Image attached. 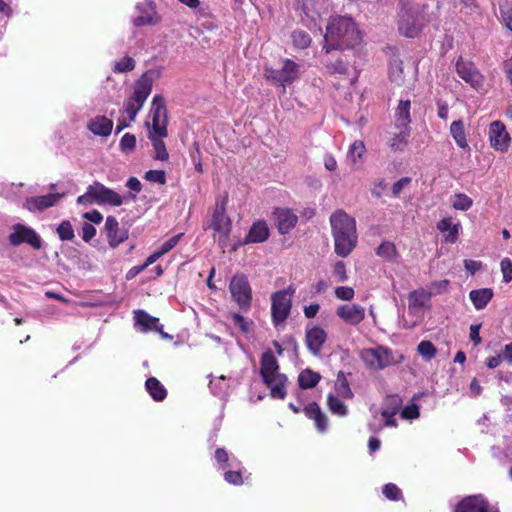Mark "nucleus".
Returning a JSON list of instances; mask_svg holds the SVG:
<instances>
[{"label":"nucleus","mask_w":512,"mask_h":512,"mask_svg":"<svg viewBox=\"0 0 512 512\" xmlns=\"http://www.w3.org/2000/svg\"><path fill=\"white\" fill-rule=\"evenodd\" d=\"M63 196V193H49L43 196L29 197L26 199L24 207L31 212L42 211L54 206Z\"/></svg>","instance_id":"17"},{"label":"nucleus","mask_w":512,"mask_h":512,"mask_svg":"<svg viewBox=\"0 0 512 512\" xmlns=\"http://www.w3.org/2000/svg\"><path fill=\"white\" fill-rule=\"evenodd\" d=\"M450 133L460 148H469L462 120L452 122L450 126Z\"/></svg>","instance_id":"32"},{"label":"nucleus","mask_w":512,"mask_h":512,"mask_svg":"<svg viewBox=\"0 0 512 512\" xmlns=\"http://www.w3.org/2000/svg\"><path fill=\"white\" fill-rule=\"evenodd\" d=\"M240 467L241 466H239L238 468H235L236 470H230V469L227 470L224 473L225 481H227L229 484H233V485L243 484L242 472H241Z\"/></svg>","instance_id":"48"},{"label":"nucleus","mask_w":512,"mask_h":512,"mask_svg":"<svg viewBox=\"0 0 512 512\" xmlns=\"http://www.w3.org/2000/svg\"><path fill=\"white\" fill-rule=\"evenodd\" d=\"M152 121H162L167 122V111L164 99L155 95L152 100L151 110H150Z\"/></svg>","instance_id":"29"},{"label":"nucleus","mask_w":512,"mask_h":512,"mask_svg":"<svg viewBox=\"0 0 512 512\" xmlns=\"http://www.w3.org/2000/svg\"><path fill=\"white\" fill-rule=\"evenodd\" d=\"M269 234L267 223L265 221H257L249 229L243 243H262L268 239Z\"/></svg>","instance_id":"24"},{"label":"nucleus","mask_w":512,"mask_h":512,"mask_svg":"<svg viewBox=\"0 0 512 512\" xmlns=\"http://www.w3.org/2000/svg\"><path fill=\"white\" fill-rule=\"evenodd\" d=\"M397 129L399 131L394 133V136L390 139V147L395 151H403L408 144L410 128L402 127Z\"/></svg>","instance_id":"31"},{"label":"nucleus","mask_w":512,"mask_h":512,"mask_svg":"<svg viewBox=\"0 0 512 512\" xmlns=\"http://www.w3.org/2000/svg\"><path fill=\"white\" fill-rule=\"evenodd\" d=\"M456 72L472 88L478 90L483 86L484 77L473 62L460 57L456 62Z\"/></svg>","instance_id":"12"},{"label":"nucleus","mask_w":512,"mask_h":512,"mask_svg":"<svg viewBox=\"0 0 512 512\" xmlns=\"http://www.w3.org/2000/svg\"><path fill=\"white\" fill-rule=\"evenodd\" d=\"M214 458L219 464V469L222 470L238 468L241 466V462L236 458L230 459L227 451L223 448L216 449Z\"/></svg>","instance_id":"30"},{"label":"nucleus","mask_w":512,"mask_h":512,"mask_svg":"<svg viewBox=\"0 0 512 512\" xmlns=\"http://www.w3.org/2000/svg\"><path fill=\"white\" fill-rule=\"evenodd\" d=\"M77 203L79 205H91L94 203L96 204V200L94 199L92 184L87 187V190L83 195H80L77 198Z\"/></svg>","instance_id":"55"},{"label":"nucleus","mask_w":512,"mask_h":512,"mask_svg":"<svg viewBox=\"0 0 512 512\" xmlns=\"http://www.w3.org/2000/svg\"><path fill=\"white\" fill-rule=\"evenodd\" d=\"M181 237L182 233L172 236L166 240L158 250L162 253V255H165L178 244Z\"/></svg>","instance_id":"54"},{"label":"nucleus","mask_w":512,"mask_h":512,"mask_svg":"<svg viewBox=\"0 0 512 512\" xmlns=\"http://www.w3.org/2000/svg\"><path fill=\"white\" fill-rule=\"evenodd\" d=\"M136 137L133 134L125 133L120 140V149L124 153H130L135 149Z\"/></svg>","instance_id":"46"},{"label":"nucleus","mask_w":512,"mask_h":512,"mask_svg":"<svg viewBox=\"0 0 512 512\" xmlns=\"http://www.w3.org/2000/svg\"><path fill=\"white\" fill-rule=\"evenodd\" d=\"M417 350L426 360H431L436 355V348L430 341H421Z\"/></svg>","instance_id":"45"},{"label":"nucleus","mask_w":512,"mask_h":512,"mask_svg":"<svg viewBox=\"0 0 512 512\" xmlns=\"http://www.w3.org/2000/svg\"><path fill=\"white\" fill-rule=\"evenodd\" d=\"M376 254L387 261H392L397 255V249L392 242L385 241L377 248Z\"/></svg>","instance_id":"36"},{"label":"nucleus","mask_w":512,"mask_h":512,"mask_svg":"<svg viewBox=\"0 0 512 512\" xmlns=\"http://www.w3.org/2000/svg\"><path fill=\"white\" fill-rule=\"evenodd\" d=\"M383 494L389 500H399L401 498V490L393 483H388L383 487Z\"/></svg>","instance_id":"52"},{"label":"nucleus","mask_w":512,"mask_h":512,"mask_svg":"<svg viewBox=\"0 0 512 512\" xmlns=\"http://www.w3.org/2000/svg\"><path fill=\"white\" fill-rule=\"evenodd\" d=\"M411 183V178L409 177H403L401 179H399L397 182H395L393 184V187H392V193L395 197H397L402 189L406 186H408L409 184Z\"/></svg>","instance_id":"62"},{"label":"nucleus","mask_w":512,"mask_h":512,"mask_svg":"<svg viewBox=\"0 0 512 512\" xmlns=\"http://www.w3.org/2000/svg\"><path fill=\"white\" fill-rule=\"evenodd\" d=\"M87 128L94 135L107 137L113 129V121L106 116L97 115L90 119Z\"/></svg>","instance_id":"23"},{"label":"nucleus","mask_w":512,"mask_h":512,"mask_svg":"<svg viewBox=\"0 0 512 512\" xmlns=\"http://www.w3.org/2000/svg\"><path fill=\"white\" fill-rule=\"evenodd\" d=\"M151 91L152 80L145 73L136 81L133 95L124 103L123 113L127 114L129 122L135 121Z\"/></svg>","instance_id":"7"},{"label":"nucleus","mask_w":512,"mask_h":512,"mask_svg":"<svg viewBox=\"0 0 512 512\" xmlns=\"http://www.w3.org/2000/svg\"><path fill=\"white\" fill-rule=\"evenodd\" d=\"M145 179L158 184H165L166 177L162 170H149L145 173Z\"/></svg>","instance_id":"53"},{"label":"nucleus","mask_w":512,"mask_h":512,"mask_svg":"<svg viewBox=\"0 0 512 512\" xmlns=\"http://www.w3.org/2000/svg\"><path fill=\"white\" fill-rule=\"evenodd\" d=\"M360 357L365 365L373 370H383L386 367L400 363L403 359L401 354H395L391 349L384 346L363 349Z\"/></svg>","instance_id":"5"},{"label":"nucleus","mask_w":512,"mask_h":512,"mask_svg":"<svg viewBox=\"0 0 512 512\" xmlns=\"http://www.w3.org/2000/svg\"><path fill=\"white\" fill-rule=\"evenodd\" d=\"M472 199L466 194H456L452 200V206L456 210L466 211L472 206Z\"/></svg>","instance_id":"44"},{"label":"nucleus","mask_w":512,"mask_h":512,"mask_svg":"<svg viewBox=\"0 0 512 512\" xmlns=\"http://www.w3.org/2000/svg\"><path fill=\"white\" fill-rule=\"evenodd\" d=\"M81 230H82V239L85 242H89L96 235V229L90 223L85 222L82 225V229Z\"/></svg>","instance_id":"60"},{"label":"nucleus","mask_w":512,"mask_h":512,"mask_svg":"<svg viewBox=\"0 0 512 512\" xmlns=\"http://www.w3.org/2000/svg\"><path fill=\"white\" fill-rule=\"evenodd\" d=\"M431 297V292L415 290L409 294V309L423 308Z\"/></svg>","instance_id":"34"},{"label":"nucleus","mask_w":512,"mask_h":512,"mask_svg":"<svg viewBox=\"0 0 512 512\" xmlns=\"http://www.w3.org/2000/svg\"><path fill=\"white\" fill-rule=\"evenodd\" d=\"M362 40L356 23L350 17H331L324 35L323 49L329 53L333 49L353 48Z\"/></svg>","instance_id":"1"},{"label":"nucleus","mask_w":512,"mask_h":512,"mask_svg":"<svg viewBox=\"0 0 512 512\" xmlns=\"http://www.w3.org/2000/svg\"><path fill=\"white\" fill-rule=\"evenodd\" d=\"M135 326L139 331L147 333L160 329V321L158 318L151 316L143 310L134 311Z\"/></svg>","instance_id":"21"},{"label":"nucleus","mask_w":512,"mask_h":512,"mask_svg":"<svg viewBox=\"0 0 512 512\" xmlns=\"http://www.w3.org/2000/svg\"><path fill=\"white\" fill-rule=\"evenodd\" d=\"M94 199L96 204L104 205L109 204L112 206H120L124 202V198L114 190L104 186L100 182H94L92 184Z\"/></svg>","instance_id":"13"},{"label":"nucleus","mask_w":512,"mask_h":512,"mask_svg":"<svg viewBox=\"0 0 512 512\" xmlns=\"http://www.w3.org/2000/svg\"><path fill=\"white\" fill-rule=\"evenodd\" d=\"M501 271L503 273V279L505 282H509L512 279V261L508 258H504L501 261Z\"/></svg>","instance_id":"59"},{"label":"nucleus","mask_w":512,"mask_h":512,"mask_svg":"<svg viewBox=\"0 0 512 512\" xmlns=\"http://www.w3.org/2000/svg\"><path fill=\"white\" fill-rule=\"evenodd\" d=\"M390 80L397 85H400L404 81L403 68L401 63H395L390 68Z\"/></svg>","instance_id":"49"},{"label":"nucleus","mask_w":512,"mask_h":512,"mask_svg":"<svg viewBox=\"0 0 512 512\" xmlns=\"http://www.w3.org/2000/svg\"><path fill=\"white\" fill-rule=\"evenodd\" d=\"M226 204L227 196L217 200L210 225L214 231V236H218L219 245L222 248L226 247L231 232V220L226 215Z\"/></svg>","instance_id":"8"},{"label":"nucleus","mask_w":512,"mask_h":512,"mask_svg":"<svg viewBox=\"0 0 512 512\" xmlns=\"http://www.w3.org/2000/svg\"><path fill=\"white\" fill-rule=\"evenodd\" d=\"M401 416L405 419H416L419 417V407L417 404L412 403L402 409Z\"/></svg>","instance_id":"56"},{"label":"nucleus","mask_w":512,"mask_h":512,"mask_svg":"<svg viewBox=\"0 0 512 512\" xmlns=\"http://www.w3.org/2000/svg\"><path fill=\"white\" fill-rule=\"evenodd\" d=\"M135 60L132 57L125 56L119 61L115 62L113 71L116 73H124L132 71L135 68Z\"/></svg>","instance_id":"43"},{"label":"nucleus","mask_w":512,"mask_h":512,"mask_svg":"<svg viewBox=\"0 0 512 512\" xmlns=\"http://www.w3.org/2000/svg\"><path fill=\"white\" fill-rule=\"evenodd\" d=\"M83 218H85L86 220H88L94 224H99L102 221L103 216L98 210H93V211L84 213Z\"/></svg>","instance_id":"63"},{"label":"nucleus","mask_w":512,"mask_h":512,"mask_svg":"<svg viewBox=\"0 0 512 512\" xmlns=\"http://www.w3.org/2000/svg\"><path fill=\"white\" fill-rule=\"evenodd\" d=\"M8 241L13 247H18L25 243L33 249L39 250L43 246L41 236L32 227L21 223H16L11 226Z\"/></svg>","instance_id":"9"},{"label":"nucleus","mask_w":512,"mask_h":512,"mask_svg":"<svg viewBox=\"0 0 512 512\" xmlns=\"http://www.w3.org/2000/svg\"><path fill=\"white\" fill-rule=\"evenodd\" d=\"M336 386H337V391L340 394L348 396V397L352 396V392L349 387L348 381L342 372H340L338 374Z\"/></svg>","instance_id":"50"},{"label":"nucleus","mask_w":512,"mask_h":512,"mask_svg":"<svg viewBox=\"0 0 512 512\" xmlns=\"http://www.w3.org/2000/svg\"><path fill=\"white\" fill-rule=\"evenodd\" d=\"M293 44L300 49H305L311 44V37L308 33L297 30L292 33Z\"/></svg>","instance_id":"42"},{"label":"nucleus","mask_w":512,"mask_h":512,"mask_svg":"<svg viewBox=\"0 0 512 512\" xmlns=\"http://www.w3.org/2000/svg\"><path fill=\"white\" fill-rule=\"evenodd\" d=\"M231 318L233 320L234 325L239 327V329L243 333H249L251 331L252 326H253V322L251 320L245 319L243 316H241L238 313H233L231 315Z\"/></svg>","instance_id":"47"},{"label":"nucleus","mask_w":512,"mask_h":512,"mask_svg":"<svg viewBox=\"0 0 512 512\" xmlns=\"http://www.w3.org/2000/svg\"><path fill=\"white\" fill-rule=\"evenodd\" d=\"M57 234L62 241H71L75 237L73 227L68 220H64L59 224Z\"/></svg>","instance_id":"39"},{"label":"nucleus","mask_w":512,"mask_h":512,"mask_svg":"<svg viewBox=\"0 0 512 512\" xmlns=\"http://www.w3.org/2000/svg\"><path fill=\"white\" fill-rule=\"evenodd\" d=\"M365 151L366 148L363 141H354L349 147L348 157L352 160L354 164H356L357 160L362 158Z\"/></svg>","instance_id":"40"},{"label":"nucleus","mask_w":512,"mask_h":512,"mask_svg":"<svg viewBox=\"0 0 512 512\" xmlns=\"http://www.w3.org/2000/svg\"><path fill=\"white\" fill-rule=\"evenodd\" d=\"M275 220L277 223L278 231L281 234L288 233L295 227L298 221L297 215L290 209L277 208L274 211Z\"/></svg>","instance_id":"19"},{"label":"nucleus","mask_w":512,"mask_h":512,"mask_svg":"<svg viewBox=\"0 0 512 512\" xmlns=\"http://www.w3.org/2000/svg\"><path fill=\"white\" fill-rule=\"evenodd\" d=\"M300 66L290 59H285L279 69L266 68L265 77L275 84L285 87L298 79Z\"/></svg>","instance_id":"10"},{"label":"nucleus","mask_w":512,"mask_h":512,"mask_svg":"<svg viewBox=\"0 0 512 512\" xmlns=\"http://www.w3.org/2000/svg\"><path fill=\"white\" fill-rule=\"evenodd\" d=\"M147 392L155 401H163L167 396V390L155 377H150L145 382Z\"/></svg>","instance_id":"28"},{"label":"nucleus","mask_w":512,"mask_h":512,"mask_svg":"<svg viewBox=\"0 0 512 512\" xmlns=\"http://www.w3.org/2000/svg\"><path fill=\"white\" fill-rule=\"evenodd\" d=\"M295 291V287L289 285L287 288L278 290L271 295V318L275 327L283 325L289 317Z\"/></svg>","instance_id":"6"},{"label":"nucleus","mask_w":512,"mask_h":512,"mask_svg":"<svg viewBox=\"0 0 512 512\" xmlns=\"http://www.w3.org/2000/svg\"><path fill=\"white\" fill-rule=\"evenodd\" d=\"M411 102L409 99H401L395 112V128H409Z\"/></svg>","instance_id":"26"},{"label":"nucleus","mask_w":512,"mask_h":512,"mask_svg":"<svg viewBox=\"0 0 512 512\" xmlns=\"http://www.w3.org/2000/svg\"><path fill=\"white\" fill-rule=\"evenodd\" d=\"M402 405V400L398 395H389L386 397L383 408H390L393 414H397Z\"/></svg>","instance_id":"51"},{"label":"nucleus","mask_w":512,"mask_h":512,"mask_svg":"<svg viewBox=\"0 0 512 512\" xmlns=\"http://www.w3.org/2000/svg\"><path fill=\"white\" fill-rule=\"evenodd\" d=\"M330 224L335 243V252L348 256L357 243L356 221L343 210H338L330 216Z\"/></svg>","instance_id":"2"},{"label":"nucleus","mask_w":512,"mask_h":512,"mask_svg":"<svg viewBox=\"0 0 512 512\" xmlns=\"http://www.w3.org/2000/svg\"><path fill=\"white\" fill-rule=\"evenodd\" d=\"M335 295L337 298L349 301L354 297V290L351 287L341 286L335 289Z\"/></svg>","instance_id":"57"},{"label":"nucleus","mask_w":512,"mask_h":512,"mask_svg":"<svg viewBox=\"0 0 512 512\" xmlns=\"http://www.w3.org/2000/svg\"><path fill=\"white\" fill-rule=\"evenodd\" d=\"M136 10L140 13L133 19V24L137 27L153 25L159 21L152 2L139 3L136 5Z\"/></svg>","instance_id":"20"},{"label":"nucleus","mask_w":512,"mask_h":512,"mask_svg":"<svg viewBox=\"0 0 512 512\" xmlns=\"http://www.w3.org/2000/svg\"><path fill=\"white\" fill-rule=\"evenodd\" d=\"M437 228L442 233H448L446 235V240L448 242L454 243L457 239L459 232V224H453L451 218H444L438 224Z\"/></svg>","instance_id":"33"},{"label":"nucleus","mask_w":512,"mask_h":512,"mask_svg":"<svg viewBox=\"0 0 512 512\" xmlns=\"http://www.w3.org/2000/svg\"><path fill=\"white\" fill-rule=\"evenodd\" d=\"M320 375L309 369L303 370L298 376V383L302 389L313 388L318 384Z\"/></svg>","instance_id":"35"},{"label":"nucleus","mask_w":512,"mask_h":512,"mask_svg":"<svg viewBox=\"0 0 512 512\" xmlns=\"http://www.w3.org/2000/svg\"><path fill=\"white\" fill-rule=\"evenodd\" d=\"M150 140L152 142L154 152H155L154 158L156 160H160V161L168 160L169 154L166 150V146H165V143L162 140V138H159V137L157 138V137L151 136Z\"/></svg>","instance_id":"38"},{"label":"nucleus","mask_w":512,"mask_h":512,"mask_svg":"<svg viewBox=\"0 0 512 512\" xmlns=\"http://www.w3.org/2000/svg\"><path fill=\"white\" fill-rule=\"evenodd\" d=\"M233 299L241 308H249L251 305L252 295L249 282L244 275H235L229 286Z\"/></svg>","instance_id":"11"},{"label":"nucleus","mask_w":512,"mask_h":512,"mask_svg":"<svg viewBox=\"0 0 512 512\" xmlns=\"http://www.w3.org/2000/svg\"><path fill=\"white\" fill-rule=\"evenodd\" d=\"M493 296V291L489 288L472 290L469 294L470 300L477 310H481L487 306Z\"/></svg>","instance_id":"27"},{"label":"nucleus","mask_w":512,"mask_h":512,"mask_svg":"<svg viewBox=\"0 0 512 512\" xmlns=\"http://www.w3.org/2000/svg\"><path fill=\"white\" fill-rule=\"evenodd\" d=\"M328 406L330 411L337 416H346L348 414V408L342 400L329 394Z\"/></svg>","instance_id":"37"},{"label":"nucleus","mask_w":512,"mask_h":512,"mask_svg":"<svg viewBox=\"0 0 512 512\" xmlns=\"http://www.w3.org/2000/svg\"><path fill=\"white\" fill-rule=\"evenodd\" d=\"M336 314L347 324L357 325L365 318V308L359 304H345L337 308Z\"/></svg>","instance_id":"16"},{"label":"nucleus","mask_w":512,"mask_h":512,"mask_svg":"<svg viewBox=\"0 0 512 512\" xmlns=\"http://www.w3.org/2000/svg\"><path fill=\"white\" fill-rule=\"evenodd\" d=\"M333 273L338 277V280L344 282L347 280L346 266L344 262L338 261L334 265Z\"/></svg>","instance_id":"61"},{"label":"nucleus","mask_w":512,"mask_h":512,"mask_svg":"<svg viewBox=\"0 0 512 512\" xmlns=\"http://www.w3.org/2000/svg\"><path fill=\"white\" fill-rule=\"evenodd\" d=\"M425 25L423 9L410 0L399 1L398 30L407 38L417 37Z\"/></svg>","instance_id":"3"},{"label":"nucleus","mask_w":512,"mask_h":512,"mask_svg":"<svg viewBox=\"0 0 512 512\" xmlns=\"http://www.w3.org/2000/svg\"><path fill=\"white\" fill-rule=\"evenodd\" d=\"M260 374L264 383L270 388L273 398L283 399L286 396L285 384L287 377L279 373V365L272 351H266L262 354Z\"/></svg>","instance_id":"4"},{"label":"nucleus","mask_w":512,"mask_h":512,"mask_svg":"<svg viewBox=\"0 0 512 512\" xmlns=\"http://www.w3.org/2000/svg\"><path fill=\"white\" fill-rule=\"evenodd\" d=\"M489 140L491 146L499 151L507 150L509 146L510 136L505 126L500 121H494L489 126Z\"/></svg>","instance_id":"14"},{"label":"nucleus","mask_w":512,"mask_h":512,"mask_svg":"<svg viewBox=\"0 0 512 512\" xmlns=\"http://www.w3.org/2000/svg\"><path fill=\"white\" fill-rule=\"evenodd\" d=\"M326 338L327 334L322 328L316 326L308 329L306 331V343L309 351L313 355H318Z\"/></svg>","instance_id":"22"},{"label":"nucleus","mask_w":512,"mask_h":512,"mask_svg":"<svg viewBox=\"0 0 512 512\" xmlns=\"http://www.w3.org/2000/svg\"><path fill=\"white\" fill-rule=\"evenodd\" d=\"M480 328V324H473L470 326V339L475 345L480 344L482 340L479 335Z\"/></svg>","instance_id":"64"},{"label":"nucleus","mask_w":512,"mask_h":512,"mask_svg":"<svg viewBox=\"0 0 512 512\" xmlns=\"http://www.w3.org/2000/svg\"><path fill=\"white\" fill-rule=\"evenodd\" d=\"M327 68L331 73L346 74L349 70L347 64L343 60L339 59L333 63L327 64Z\"/></svg>","instance_id":"58"},{"label":"nucleus","mask_w":512,"mask_h":512,"mask_svg":"<svg viewBox=\"0 0 512 512\" xmlns=\"http://www.w3.org/2000/svg\"><path fill=\"white\" fill-rule=\"evenodd\" d=\"M455 512H499L489 507L488 501L481 495L464 498L455 509Z\"/></svg>","instance_id":"15"},{"label":"nucleus","mask_w":512,"mask_h":512,"mask_svg":"<svg viewBox=\"0 0 512 512\" xmlns=\"http://www.w3.org/2000/svg\"><path fill=\"white\" fill-rule=\"evenodd\" d=\"M305 415L314 420L317 429L320 432H325L328 428V418L321 411L319 405L316 402L310 403L304 408Z\"/></svg>","instance_id":"25"},{"label":"nucleus","mask_w":512,"mask_h":512,"mask_svg":"<svg viewBox=\"0 0 512 512\" xmlns=\"http://www.w3.org/2000/svg\"><path fill=\"white\" fill-rule=\"evenodd\" d=\"M105 231L107 234L109 245L113 248L128 238L126 230L119 229V223L113 216H108L105 221Z\"/></svg>","instance_id":"18"},{"label":"nucleus","mask_w":512,"mask_h":512,"mask_svg":"<svg viewBox=\"0 0 512 512\" xmlns=\"http://www.w3.org/2000/svg\"><path fill=\"white\" fill-rule=\"evenodd\" d=\"M147 127L150 128L149 123H146ZM159 137L164 138L167 136V122L152 121V127L149 129L148 137Z\"/></svg>","instance_id":"41"}]
</instances>
